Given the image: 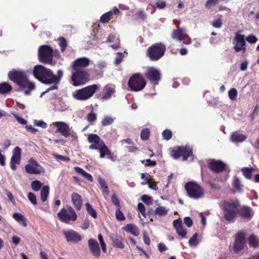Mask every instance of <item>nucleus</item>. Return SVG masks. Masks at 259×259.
Returning <instances> with one entry per match:
<instances>
[{"label":"nucleus","instance_id":"f257e3e1","mask_svg":"<svg viewBox=\"0 0 259 259\" xmlns=\"http://www.w3.org/2000/svg\"><path fill=\"white\" fill-rule=\"evenodd\" d=\"M8 76L9 79L18 87L15 90L16 92H22L25 95L29 96L35 89L34 83L28 79L24 71L13 69L9 72Z\"/></svg>","mask_w":259,"mask_h":259},{"label":"nucleus","instance_id":"f03ea898","mask_svg":"<svg viewBox=\"0 0 259 259\" xmlns=\"http://www.w3.org/2000/svg\"><path fill=\"white\" fill-rule=\"evenodd\" d=\"M88 142L92 143L89 147L90 150H98L100 152V158H103L106 156L111 161H114L116 157L113 156L112 152L97 134H91L88 138Z\"/></svg>","mask_w":259,"mask_h":259},{"label":"nucleus","instance_id":"7ed1b4c3","mask_svg":"<svg viewBox=\"0 0 259 259\" xmlns=\"http://www.w3.org/2000/svg\"><path fill=\"white\" fill-rule=\"evenodd\" d=\"M240 203L238 200H230L223 203V211L224 219L228 222H233L238 213Z\"/></svg>","mask_w":259,"mask_h":259},{"label":"nucleus","instance_id":"20e7f679","mask_svg":"<svg viewBox=\"0 0 259 259\" xmlns=\"http://www.w3.org/2000/svg\"><path fill=\"white\" fill-rule=\"evenodd\" d=\"M166 50V46L162 43H156L148 48L146 55L151 61H158L164 55Z\"/></svg>","mask_w":259,"mask_h":259},{"label":"nucleus","instance_id":"39448f33","mask_svg":"<svg viewBox=\"0 0 259 259\" xmlns=\"http://www.w3.org/2000/svg\"><path fill=\"white\" fill-rule=\"evenodd\" d=\"M33 74L35 78L44 84H51V75L52 70L45 67L41 65H37L34 67Z\"/></svg>","mask_w":259,"mask_h":259},{"label":"nucleus","instance_id":"423d86ee","mask_svg":"<svg viewBox=\"0 0 259 259\" xmlns=\"http://www.w3.org/2000/svg\"><path fill=\"white\" fill-rule=\"evenodd\" d=\"M146 81L140 73L133 74L129 78L128 86L131 91L139 92L144 89Z\"/></svg>","mask_w":259,"mask_h":259},{"label":"nucleus","instance_id":"0eeeda50","mask_svg":"<svg viewBox=\"0 0 259 259\" xmlns=\"http://www.w3.org/2000/svg\"><path fill=\"white\" fill-rule=\"evenodd\" d=\"M185 188L187 195L193 199H198L202 198L204 194V190L196 182L191 181L186 183Z\"/></svg>","mask_w":259,"mask_h":259},{"label":"nucleus","instance_id":"6e6552de","mask_svg":"<svg viewBox=\"0 0 259 259\" xmlns=\"http://www.w3.org/2000/svg\"><path fill=\"white\" fill-rule=\"evenodd\" d=\"M98 89V86L94 84L77 90L73 95V97L81 101L87 100L91 98Z\"/></svg>","mask_w":259,"mask_h":259},{"label":"nucleus","instance_id":"1a4fd4ad","mask_svg":"<svg viewBox=\"0 0 259 259\" xmlns=\"http://www.w3.org/2000/svg\"><path fill=\"white\" fill-rule=\"evenodd\" d=\"M53 50L50 46L42 45L38 49V59L40 62L51 64L53 58Z\"/></svg>","mask_w":259,"mask_h":259},{"label":"nucleus","instance_id":"9d476101","mask_svg":"<svg viewBox=\"0 0 259 259\" xmlns=\"http://www.w3.org/2000/svg\"><path fill=\"white\" fill-rule=\"evenodd\" d=\"M72 85L75 87L84 84L90 80V74L87 70H73L71 76Z\"/></svg>","mask_w":259,"mask_h":259},{"label":"nucleus","instance_id":"9b49d317","mask_svg":"<svg viewBox=\"0 0 259 259\" xmlns=\"http://www.w3.org/2000/svg\"><path fill=\"white\" fill-rule=\"evenodd\" d=\"M60 220L65 223H68L70 221H75L77 219V214L74 209L67 205L66 208H63L57 213Z\"/></svg>","mask_w":259,"mask_h":259},{"label":"nucleus","instance_id":"f8f14e48","mask_svg":"<svg viewBox=\"0 0 259 259\" xmlns=\"http://www.w3.org/2000/svg\"><path fill=\"white\" fill-rule=\"evenodd\" d=\"M193 155L192 149L187 146H177L171 151V156L175 159L182 157L183 160H187Z\"/></svg>","mask_w":259,"mask_h":259},{"label":"nucleus","instance_id":"ddd939ff","mask_svg":"<svg viewBox=\"0 0 259 259\" xmlns=\"http://www.w3.org/2000/svg\"><path fill=\"white\" fill-rule=\"evenodd\" d=\"M246 233L243 231H239L235 236V240L233 245V250L236 253H239L244 249L246 246Z\"/></svg>","mask_w":259,"mask_h":259},{"label":"nucleus","instance_id":"4468645a","mask_svg":"<svg viewBox=\"0 0 259 259\" xmlns=\"http://www.w3.org/2000/svg\"><path fill=\"white\" fill-rule=\"evenodd\" d=\"M208 168L212 171L215 173L222 172L228 168L225 163L220 160L211 159L207 163Z\"/></svg>","mask_w":259,"mask_h":259},{"label":"nucleus","instance_id":"2eb2a0df","mask_svg":"<svg viewBox=\"0 0 259 259\" xmlns=\"http://www.w3.org/2000/svg\"><path fill=\"white\" fill-rule=\"evenodd\" d=\"M145 75L148 80L155 84H157L161 79L160 71L154 67L148 68Z\"/></svg>","mask_w":259,"mask_h":259},{"label":"nucleus","instance_id":"dca6fc26","mask_svg":"<svg viewBox=\"0 0 259 259\" xmlns=\"http://www.w3.org/2000/svg\"><path fill=\"white\" fill-rule=\"evenodd\" d=\"M42 167L33 158L29 159L28 163L25 166V171L29 174H40L42 171Z\"/></svg>","mask_w":259,"mask_h":259},{"label":"nucleus","instance_id":"f3484780","mask_svg":"<svg viewBox=\"0 0 259 259\" xmlns=\"http://www.w3.org/2000/svg\"><path fill=\"white\" fill-rule=\"evenodd\" d=\"M90 63V60L85 57L79 58L75 60L72 65L73 70H87V67Z\"/></svg>","mask_w":259,"mask_h":259},{"label":"nucleus","instance_id":"a211bd4d","mask_svg":"<svg viewBox=\"0 0 259 259\" xmlns=\"http://www.w3.org/2000/svg\"><path fill=\"white\" fill-rule=\"evenodd\" d=\"M235 40L237 42L236 44L234 46L235 51L236 52H239L241 51H243V52H245L246 47L244 35L236 33Z\"/></svg>","mask_w":259,"mask_h":259},{"label":"nucleus","instance_id":"6ab92c4d","mask_svg":"<svg viewBox=\"0 0 259 259\" xmlns=\"http://www.w3.org/2000/svg\"><path fill=\"white\" fill-rule=\"evenodd\" d=\"M55 126L57 127L56 132L60 133L65 137L70 136V128L69 125L64 122L57 121L54 123Z\"/></svg>","mask_w":259,"mask_h":259},{"label":"nucleus","instance_id":"aec40b11","mask_svg":"<svg viewBox=\"0 0 259 259\" xmlns=\"http://www.w3.org/2000/svg\"><path fill=\"white\" fill-rule=\"evenodd\" d=\"M63 234L68 242L77 243L81 240V236L73 230L63 231Z\"/></svg>","mask_w":259,"mask_h":259},{"label":"nucleus","instance_id":"412c9836","mask_svg":"<svg viewBox=\"0 0 259 259\" xmlns=\"http://www.w3.org/2000/svg\"><path fill=\"white\" fill-rule=\"evenodd\" d=\"M89 247L91 253L96 257H99L101 251L97 241L94 239H90L88 240Z\"/></svg>","mask_w":259,"mask_h":259},{"label":"nucleus","instance_id":"4be33fe9","mask_svg":"<svg viewBox=\"0 0 259 259\" xmlns=\"http://www.w3.org/2000/svg\"><path fill=\"white\" fill-rule=\"evenodd\" d=\"M173 226L179 236H181L183 238L186 237L187 232V230L184 228L181 219L174 220L173 222Z\"/></svg>","mask_w":259,"mask_h":259},{"label":"nucleus","instance_id":"5701e85b","mask_svg":"<svg viewBox=\"0 0 259 259\" xmlns=\"http://www.w3.org/2000/svg\"><path fill=\"white\" fill-rule=\"evenodd\" d=\"M238 214L242 218L250 220L253 215V212L251 207L243 206L241 208L238 207Z\"/></svg>","mask_w":259,"mask_h":259},{"label":"nucleus","instance_id":"b1692460","mask_svg":"<svg viewBox=\"0 0 259 259\" xmlns=\"http://www.w3.org/2000/svg\"><path fill=\"white\" fill-rule=\"evenodd\" d=\"M71 200L76 209L80 210L82 206V199L80 195L77 193H73L71 194Z\"/></svg>","mask_w":259,"mask_h":259},{"label":"nucleus","instance_id":"393cba45","mask_svg":"<svg viewBox=\"0 0 259 259\" xmlns=\"http://www.w3.org/2000/svg\"><path fill=\"white\" fill-rule=\"evenodd\" d=\"M110 238L114 247L120 249H123L124 248V239L121 236L115 235L110 236Z\"/></svg>","mask_w":259,"mask_h":259},{"label":"nucleus","instance_id":"a878e982","mask_svg":"<svg viewBox=\"0 0 259 259\" xmlns=\"http://www.w3.org/2000/svg\"><path fill=\"white\" fill-rule=\"evenodd\" d=\"M184 37H186V34L185 30L183 28H178L177 30H174L171 34V37L174 39H177L181 41L184 39Z\"/></svg>","mask_w":259,"mask_h":259},{"label":"nucleus","instance_id":"bb28decb","mask_svg":"<svg viewBox=\"0 0 259 259\" xmlns=\"http://www.w3.org/2000/svg\"><path fill=\"white\" fill-rule=\"evenodd\" d=\"M145 176H147L146 178V181L145 182H142V184L146 185L147 184L148 185L149 187L150 188H151V189H153L155 190H157L158 189L157 185L155 182H151V176L149 174H148V173L142 174L141 178L142 179H143Z\"/></svg>","mask_w":259,"mask_h":259},{"label":"nucleus","instance_id":"cd10ccee","mask_svg":"<svg viewBox=\"0 0 259 259\" xmlns=\"http://www.w3.org/2000/svg\"><path fill=\"white\" fill-rule=\"evenodd\" d=\"M248 242L249 247L253 248H259V238L254 234L250 235L248 238Z\"/></svg>","mask_w":259,"mask_h":259},{"label":"nucleus","instance_id":"c85d7f7f","mask_svg":"<svg viewBox=\"0 0 259 259\" xmlns=\"http://www.w3.org/2000/svg\"><path fill=\"white\" fill-rule=\"evenodd\" d=\"M13 218L17 221L20 225L23 227L27 226V220L26 218L21 213L15 212L13 214Z\"/></svg>","mask_w":259,"mask_h":259},{"label":"nucleus","instance_id":"c756f323","mask_svg":"<svg viewBox=\"0 0 259 259\" xmlns=\"http://www.w3.org/2000/svg\"><path fill=\"white\" fill-rule=\"evenodd\" d=\"M246 139V136L238 132H234L231 136V140L234 143L242 142Z\"/></svg>","mask_w":259,"mask_h":259},{"label":"nucleus","instance_id":"7c9ffc66","mask_svg":"<svg viewBox=\"0 0 259 259\" xmlns=\"http://www.w3.org/2000/svg\"><path fill=\"white\" fill-rule=\"evenodd\" d=\"M63 75V72L61 70H58L57 72V75H55L53 74V71H52V75H51V84L55 83L58 84L62 77Z\"/></svg>","mask_w":259,"mask_h":259},{"label":"nucleus","instance_id":"2f4dec72","mask_svg":"<svg viewBox=\"0 0 259 259\" xmlns=\"http://www.w3.org/2000/svg\"><path fill=\"white\" fill-rule=\"evenodd\" d=\"M114 93V90L111 86L106 85L104 88V95L102 99L103 100H108L110 99L112 95Z\"/></svg>","mask_w":259,"mask_h":259},{"label":"nucleus","instance_id":"473e14b6","mask_svg":"<svg viewBox=\"0 0 259 259\" xmlns=\"http://www.w3.org/2000/svg\"><path fill=\"white\" fill-rule=\"evenodd\" d=\"M12 89V87L8 82H4L0 83V94H8Z\"/></svg>","mask_w":259,"mask_h":259},{"label":"nucleus","instance_id":"72a5a7b5","mask_svg":"<svg viewBox=\"0 0 259 259\" xmlns=\"http://www.w3.org/2000/svg\"><path fill=\"white\" fill-rule=\"evenodd\" d=\"M75 170L78 174L81 175L84 178L87 179L90 182L93 181V178L92 175L88 172H87L85 170H84L81 168L75 166L74 167Z\"/></svg>","mask_w":259,"mask_h":259},{"label":"nucleus","instance_id":"f704fd0d","mask_svg":"<svg viewBox=\"0 0 259 259\" xmlns=\"http://www.w3.org/2000/svg\"><path fill=\"white\" fill-rule=\"evenodd\" d=\"M125 230L136 236H138L139 234V231L137 227L133 224H127L125 226Z\"/></svg>","mask_w":259,"mask_h":259},{"label":"nucleus","instance_id":"c9c22d12","mask_svg":"<svg viewBox=\"0 0 259 259\" xmlns=\"http://www.w3.org/2000/svg\"><path fill=\"white\" fill-rule=\"evenodd\" d=\"M50 188L48 186H44L40 191V198L42 202H45L48 199L49 194Z\"/></svg>","mask_w":259,"mask_h":259},{"label":"nucleus","instance_id":"e433bc0d","mask_svg":"<svg viewBox=\"0 0 259 259\" xmlns=\"http://www.w3.org/2000/svg\"><path fill=\"white\" fill-rule=\"evenodd\" d=\"M20 160L21 157L12 155L10 161V166L11 169L15 170L16 169V164H19Z\"/></svg>","mask_w":259,"mask_h":259},{"label":"nucleus","instance_id":"4c0bfd02","mask_svg":"<svg viewBox=\"0 0 259 259\" xmlns=\"http://www.w3.org/2000/svg\"><path fill=\"white\" fill-rule=\"evenodd\" d=\"M254 170L253 167L249 168V167H243L241 169V171L243 173L244 176L248 180H250L252 178V171Z\"/></svg>","mask_w":259,"mask_h":259},{"label":"nucleus","instance_id":"58836bf2","mask_svg":"<svg viewBox=\"0 0 259 259\" xmlns=\"http://www.w3.org/2000/svg\"><path fill=\"white\" fill-rule=\"evenodd\" d=\"M112 11L108 12L101 16L100 21L102 23H106L112 18Z\"/></svg>","mask_w":259,"mask_h":259},{"label":"nucleus","instance_id":"ea45409f","mask_svg":"<svg viewBox=\"0 0 259 259\" xmlns=\"http://www.w3.org/2000/svg\"><path fill=\"white\" fill-rule=\"evenodd\" d=\"M168 210L164 206L156 207L154 211L155 215L159 216H164L167 214Z\"/></svg>","mask_w":259,"mask_h":259},{"label":"nucleus","instance_id":"a19ab883","mask_svg":"<svg viewBox=\"0 0 259 259\" xmlns=\"http://www.w3.org/2000/svg\"><path fill=\"white\" fill-rule=\"evenodd\" d=\"M85 205L88 213L93 218L96 219L97 218V213L96 211L93 208L92 205L89 203H86Z\"/></svg>","mask_w":259,"mask_h":259},{"label":"nucleus","instance_id":"79ce46f5","mask_svg":"<svg viewBox=\"0 0 259 259\" xmlns=\"http://www.w3.org/2000/svg\"><path fill=\"white\" fill-rule=\"evenodd\" d=\"M150 136V131L148 128H144L141 132V138L143 141L149 139Z\"/></svg>","mask_w":259,"mask_h":259},{"label":"nucleus","instance_id":"37998d69","mask_svg":"<svg viewBox=\"0 0 259 259\" xmlns=\"http://www.w3.org/2000/svg\"><path fill=\"white\" fill-rule=\"evenodd\" d=\"M233 188L235 189V190L237 192H240L242 190V186L241 184L239 179L237 177L234 178L233 183Z\"/></svg>","mask_w":259,"mask_h":259},{"label":"nucleus","instance_id":"c03bdc74","mask_svg":"<svg viewBox=\"0 0 259 259\" xmlns=\"http://www.w3.org/2000/svg\"><path fill=\"white\" fill-rule=\"evenodd\" d=\"M114 120V119L109 116H104L103 120L101 121V124L102 126H108L111 124Z\"/></svg>","mask_w":259,"mask_h":259},{"label":"nucleus","instance_id":"a18cd8bd","mask_svg":"<svg viewBox=\"0 0 259 259\" xmlns=\"http://www.w3.org/2000/svg\"><path fill=\"white\" fill-rule=\"evenodd\" d=\"M238 96V92L235 88H231L228 92V96L231 101L235 100Z\"/></svg>","mask_w":259,"mask_h":259},{"label":"nucleus","instance_id":"49530a36","mask_svg":"<svg viewBox=\"0 0 259 259\" xmlns=\"http://www.w3.org/2000/svg\"><path fill=\"white\" fill-rule=\"evenodd\" d=\"M42 185V183L40 181L38 180H35L31 183V187L33 191H38L41 188Z\"/></svg>","mask_w":259,"mask_h":259},{"label":"nucleus","instance_id":"de8ad7c7","mask_svg":"<svg viewBox=\"0 0 259 259\" xmlns=\"http://www.w3.org/2000/svg\"><path fill=\"white\" fill-rule=\"evenodd\" d=\"M59 44L61 48V51L63 52L67 47V41L65 38L63 37H60L58 38Z\"/></svg>","mask_w":259,"mask_h":259},{"label":"nucleus","instance_id":"09e8293b","mask_svg":"<svg viewBox=\"0 0 259 259\" xmlns=\"http://www.w3.org/2000/svg\"><path fill=\"white\" fill-rule=\"evenodd\" d=\"M120 209L121 207L116 208L115 211L116 219L119 221H123L125 220V218L122 211L120 210Z\"/></svg>","mask_w":259,"mask_h":259},{"label":"nucleus","instance_id":"8fccbe9b","mask_svg":"<svg viewBox=\"0 0 259 259\" xmlns=\"http://www.w3.org/2000/svg\"><path fill=\"white\" fill-rule=\"evenodd\" d=\"M197 238L198 234L196 233L189 240V245L192 246H196L198 244Z\"/></svg>","mask_w":259,"mask_h":259},{"label":"nucleus","instance_id":"3c124183","mask_svg":"<svg viewBox=\"0 0 259 259\" xmlns=\"http://www.w3.org/2000/svg\"><path fill=\"white\" fill-rule=\"evenodd\" d=\"M98 238L100 243L101 248L104 252H106L107 251V248L105 243L104 241L103 236L101 234H99L98 236Z\"/></svg>","mask_w":259,"mask_h":259},{"label":"nucleus","instance_id":"603ef678","mask_svg":"<svg viewBox=\"0 0 259 259\" xmlns=\"http://www.w3.org/2000/svg\"><path fill=\"white\" fill-rule=\"evenodd\" d=\"M162 137L164 140H169L172 137V132L169 130H165L162 133Z\"/></svg>","mask_w":259,"mask_h":259},{"label":"nucleus","instance_id":"864d4df0","mask_svg":"<svg viewBox=\"0 0 259 259\" xmlns=\"http://www.w3.org/2000/svg\"><path fill=\"white\" fill-rule=\"evenodd\" d=\"M99 183L101 187L103 189V191L108 194L109 193V190L105 181L103 179L100 178L99 180Z\"/></svg>","mask_w":259,"mask_h":259},{"label":"nucleus","instance_id":"5fc2aeb1","mask_svg":"<svg viewBox=\"0 0 259 259\" xmlns=\"http://www.w3.org/2000/svg\"><path fill=\"white\" fill-rule=\"evenodd\" d=\"M29 200L33 204H37V200L35 195L32 192H29L27 195Z\"/></svg>","mask_w":259,"mask_h":259},{"label":"nucleus","instance_id":"6e6d98bb","mask_svg":"<svg viewBox=\"0 0 259 259\" xmlns=\"http://www.w3.org/2000/svg\"><path fill=\"white\" fill-rule=\"evenodd\" d=\"M142 200L147 205H151L152 204V197L147 195H144L141 197Z\"/></svg>","mask_w":259,"mask_h":259},{"label":"nucleus","instance_id":"4d7b16f0","mask_svg":"<svg viewBox=\"0 0 259 259\" xmlns=\"http://www.w3.org/2000/svg\"><path fill=\"white\" fill-rule=\"evenodd\" d=\"M111 201L112 203L116 206V208L121 207L119 200L115 194H113L111 197Z\"/></svg>","mask_w":259,"mask_h":259},{"label":"nucleus","instance_id":"13d9d810","mask_svg":"<svg viewBox=\"0 0 259 259\" xmlns=\"http://www.w3.org/2000/svg\"><path fill=\"white\" fill-rule=\"evenodd\" d=\"M223 23L222 21V19L221 18L215 20L212 23V25L213 27L219 28H221L222 26Z\"/></svg>","mask_w":259,"mask_h":259},{"label":"nucleus","instance_id":"bf43d9fd","mask_svg":"<svg viewBox=\"0 0 259 259\" xmlns=\"http://www.w3.org/2000/svg\"><path fill=\"white\" fill-rule=\"evenodd\" d=\"M138 211L144 217H146V209L144 205L142 203H139L138 204Z\"/></svg>","mask_w":259,"mask_h":259},{"label":"nucleus","instance_id":"052dcab7","mask_svg":"<svg viewBox=\"0 0 259 259\" xmlns=\"http://www.w3.org/2000/svg\"><path fill=\"white\" fill-rule=\"evenodd\" d=\"M123 58V55L122 53H117L116 57L115 59V64L117 65L119 64L122 61Z\"/></svg>","mask_w":259,"mask_h":259},{"label":"nucleus","instance_id":"680f3d73","mask_svg":"<svg viewBox=\"0 0 259 259\" xmlns=\"http://www.w3.org/2000/svg\"><path fill=\"white\" fill-rule=\"evenodd\" d=\"M136 16L138 18L141 19L142 20H144L147 17L146 13L143 10H141L138 11L136 13Z\"/></svg>","mask_w":259,"mask_h":259},{"label":"nucleus","instance_id":"e2e57ef3","mask_svg":"<svg viewBox=\"0 0 259 259\" xmlns=\"http://www.w3.org/2000/svg\"><path fill=\"white\" fill-rule=\"evenodd\" d=\"M246 40L249 43L254 44L257 41V38L255 36L250 34L246 37Z\"/></svg>","mask_w":259,"mask_h":259},{"label":"nucleus","instance_id":"0e129e2a","mask_svg":"<svg viewBox=\"0 0 259 259\" xmlns=\"http://www.w3.org/2000/svg\"><path fill=\"white\" fill-rule=\"evenodd\" d=\"M34 123L36 126H40L44 128H46L47 127V124L41 120H35Z\"/></svg>","mask_w":259,"mask_h":259},{"label":"nucleus","instance_id":"69168bd1","mask_svg":"<svg viewBox=\"0 0 259 259\" xmlns=\"http://www.w3.org/2000/svg\"><path fill=\"white\" fill-rule=\"evenodd\" d=\"M184 222L188 227H191L193 225V221L189 217H186L184 218Z\"/></svg>","mask_w":259,"mask_h":259},{"label":"nucleus","instance_id":"338daca9","mask_svg":"<svg viewBox=\"0 0 259 259\" xmlns=\"http://www.w3.org/2000/svg\"><path fill=\"white\" fill-rule=\"evenodd\" d=\"M13 155L21 157V149L19 147H16L13 150Z\"/></svg>","mask_w":259,"mask_h":259},{"label":"nucleus","instance_id":"774afa93","mask_svg":"<svg viewBox=\"0 0 259 259\" xmlns=\"http://www.w3.org/2000/svg\"><path fill=\"white\" fill-rule=\"evenodd\" d=\"M96 118V115L94 113H90L87 116V120L89 122L94 121Z\"/></svg>","mask_w":259,"mask_h":259}]
</instances>
